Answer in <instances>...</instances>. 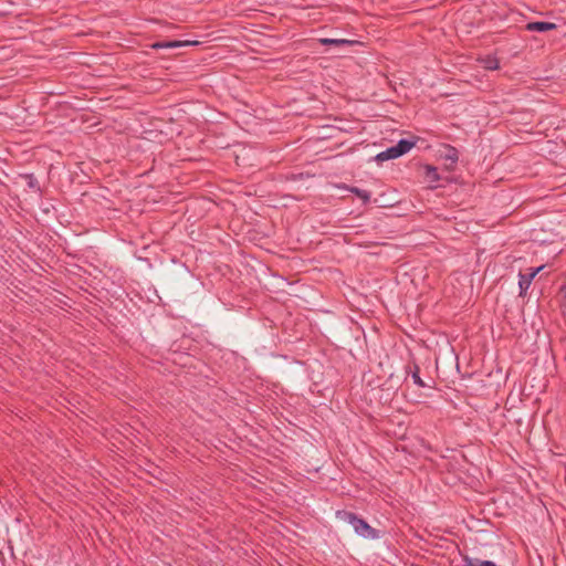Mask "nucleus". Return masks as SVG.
Wrapping results in <instances>:
<instances>
[{
  "mask_svg": "<svg viewBox=\"0 0 566 566\" xmlns=\"http://www.w3.org/2000/svg\"><path fill=\"white\" fill-rule=\"evenodd\" d=\"M336 517L353 526L355 533L364 538L377 539L380 537L378 530L371 527L364 518H360L354 512L339 510L336 512Z\"/></svg>",
  "mask_w": 566,
  "mask_h": 566,
  "instance_id": "1",
  "label": "nucleus"
},
{
  "mask_svg": "<svg viewBox=\"0 0 566 566\" xmlns=\"http://www.w3.org/2000/svg\"><path fill=\"white\" fill-rule=\"evenodd\" d=\"M415 145V140L400 139L395 146L388 147L386 150L377 154L375 159L378 163H382L389 159H396L407 154Z\"/></svg>",
  "mask_w": 566,
  "mask_h": 566,
  "instance_id": "2",
  "label": "nucleus"
},
{
  "mask_svg": "<svg viewBox=\"0 0 566 566\" xmlns=\"http://www.w3.org/2000/svg\"><path fill=\"white\" fill-rule=\"evenodd\" d=\"M543 266H538L535 269H531L528 274H518V287H520V296H525L533 279L539 273Z\"/></svg>",
  "mask_w": 566,
  "mask_h": 566,
  "instance_id": "3",
  "label": "nucleus"
},
{
  "mask_svg": "<svg viewBox=\"0 0 566 566\" xmlns=\"http://www.w3.org/2000/svg\"><path fill=\"white\" fill-rule=\"evenodd\" d=\"M197 43H198L197 41H179V40L157 41V42L150 44V48L154 50L177 49V48H182V46H187V45H195Z\"/></svg>",
  "mask_w": 566,
  "mask_h": 566,
  "instance_id": "4",
  "label": "nucleus"
},
{
  "mask_svg": "<svg viewBox=\"0 0 566 566\" xmlns=\"http://www.w3.org/2000/svg\"><path fill=\"white\" fill-rule=\"evenodd\" d=\"M556 28H557V25L555 23L546 22V21L528 22L525 25V30H527L530 32H541V33L555 30Z\"/></svg>",
  "mask_w": 566,
  "mask_h": 566,
  "instance_id": "5",
  "label": "nucleus"
},
{
  "mask_svg": "<svg viewBox=\"0 0 566 566\" xmlns=\"http://www.w3.org/2000/svg\"><path fill=\"white\" fill-rule=\"evenodd\" d=\"M406 370H407V374L411 376L413 382L418 387H420V388L427 387V385L424 384V381L420 377V368H419V366L416 363H413L412 366L408 365L406 367Z\"/></svg>",
  "mask_w": 566,
  "mask_h": 566,
  "instance_id": "6",
  "label": "nucleus"
},
{
  "mask_svg": "<svg viewBox=\"0 0 566 566\" xmlns=\"http://www.w3.org/2000/svg\"><path fill=\"white\" fill-rule=\"evenodd\" d=\"M481 63L485 70L495 71L500 67V61L497 57L492 55H486L481 60Z\"/></svg>",
  "mask_w": 566,
  "mask_h": 566,
  "instance_id": "7",
  "label": "nucleus"
},
{
  "mask_svg": "<svg viewBox=\"0 0 566 566\" xmlns=\"http://www.w3.org/2000/svg\"><path fill=\"white\" fill-rule=\"evenodd\" d=\"M319 42L323 45H335V46L350 45L353 43L352 41L345 40V39H328V38H323L319 40Z\"/></svg>",
  "mask_w": 566,
  "mask_h": 566,
  "instance_id": "8",
  "label": "nucleus"
},
{
  "mask_svg": "<svg viewBox=\"0 0 566 566\" xmlns=\"http://www.w3.org/2000/svg\"><path fill=\"white\" fill-rule=\"evenodd\" d=\"M349 191L352 193L356 195L359 199H361L364 201V203H367L370 200V192L365 189L352 187V188H349Z\"/></svg>",
  "mask_w": 566,
  "mask_h": 566,
  "instance_id": "9",
  "label": "nucleus"
},
{
  "mask_svg": "<svg viewBox=\"0 0 566 566\" xmlns=\"http://www.w3.org/2000/svg\"><path fill=\"white\" fill-rule=\"evenodd\" d=\"M426 177L431 182H438L440 180L438 169L431 165L426 166Z\"/></svg>",
  "mask_w": 566,
  "mask_h": 566,
  "instance_id": "10",
  "label": "nucleus"
},
{
  "mask_svg": "<svg viewBox=\"0 0 566 566\" xmlns=\"http://www.w3.org/2000/svg\"><path fill=\"white\" fill-rule=\"evenodd\" d=\"M27 180V185L30 189H33L36 192H41V188L38 179L32 174H27L22 176Z\"/></svg>",
  "mask_w": 566,
  "mask_h": 566,
  "instance_id": "11",
  "label": "nucleus"
},
{
  "mask_svg": "<svg viewBox=\"0 0 566 566\" xmlns=\"http://www.w3.org/2000/svg\"><path fill=\"white\" fill-rule=\"evenodd\" d=\"M447 158L448 159H451L452 161H458V150L457 148L452 147V146H449L448 148V154H447Z\"/></svg>",
  "mask_w": 566,
  "mask_h": 566,
  "instance_id": "12",
  "label": "nucleus"
}]
</instances>
